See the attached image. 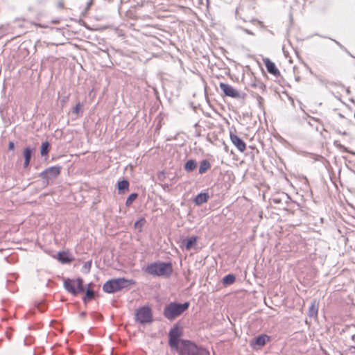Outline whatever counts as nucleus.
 <instances>
[{
  "instance_id": "obj_4",
  "label": "nucleus",
  "mask_w": 355,
  "mask_h": 355,
  "mask_svg": "<svg viewBox=\"0 0 355 355\" xmlns=\"http://www.w3.org/2000/svg\"><path fill=\"white\" fill-rule=\"evenodd\" d=\"M180 355H209V352L202 347H198L189 340H182L179 350Z\"/></svg>"
},
{
  "instance_id": "obj_7",
  "label": "nucleus",
  "mask_w": 355,
  "mask_h": 355,
  "mask_svg": "<svg viewBox=\"0 0 355 355\" xmlns=\"http://www.w3.org/2000/svg\"><path fill=\"white\" fill-rule=\"evenodd\" d=\"M182 330L177 325L174 326L169 332V345L171 347L178 349L179 338L181 336Z\"/></svg>"
},
{
  "instance_id": "obj_25",
  "label": "nucleus",
  "mask_w": 355,
  "mask_h": 355,
  "mask_svg": "<svg viewBox=\"0 0 355 355\" xmlns=\"http://www.w3.org/2000/svg\"><path fill=\"white\" fill-rule=\"evenodd\" d=\"M33 150L27 147L24 150V159L31 160L32 157Z\"/></svg>"
},
{
  "instance_id": "obj_33",
  "label": "nucleus",
  "mask_w": 355,
  "mask_h": 355,
  "mask_svg": "<svg viewBox=\"0 0 355 355\" xmlns=\"http://www.w3.org/2000/svg\"><path fill=\"white\" fill-rule=\"evenodd\" d=\"M87 29H94V28L89 27L87 26V24H83Z\"/></svg>"
},
{
  "instance_id": "obj_22",
  "label": "nucleus",
  "mask_w": 355,
  "mask_h": 355,
  "mask_svg": "<svg viewBox=\"0 0 355 355\" xmlns=\"http://www.w3.org/2000/svg\"><path fill=\"white\" fill-rule=\"evenodd\" d=\"M50 149V145L49 142H43L41 146V155L42 156L47 155Z\"/></svg>"
},
{
  "instance_id": "obj_17",
  "label": "nucleus",
  "mask_w": 355,
  "mask_h": 355,
  "mask_svg": "<svg viewBox=\"0 0 355 355\" xmlns=\"http://www.w3.org/2000/svg\"><path fill=\"white\" fill-rule=\"evenodd\" d=\"M197 167V162L194 159H189L184 164V168L187 172H191Z\"/></svg>"
},
{
  "instance_id": "obj_3",
  "label": "nucleus",
  "mask_w": 355,
  "mask_h": 355,
  "mask_svg": "<svg viewBox=\"0 0 355 355\" xmlns=\"http://www.w3.org/2000/svg\"><path fill=\"white\" fill-rule=\"evenodd\" d=\"M189 306V302H184L183 304L171 302L164 308V315L168 320H173L187 310Z\"/></svg>"
},
{
  "instance_id": "obj_18",
  "label": "nucleus",
  "mask_w": 355,
  "mask_h": 355,
  "mask_svg": "<svg viewBox=\"0 0 355 355\" xmlns=\"http://www.w3.org/2000/svg\"><path fill=\"white\" fill-rule=\"evenodd\" d=\"M119 193H124L129 188V182L127 180L119 181L117 184Z\"/></svg>"
},
{
  "instance_id": "obj_36",
  "label": "nucleus",
  "mask_w": 355,
  "mask_h": 355,
  "mask_svg": "<svg viewBox=\"0 0 355 355\" xmlns=\"http://www.w3.org/2000/svg\"><path fill=\"white\" fill-rule=\"evenodd\" d=\"M335 42L340 47H342V45L337 41H335Z\"/></svg>"
},
{
  "instance_id": "obj_11",
  "label": "nucleus",
  "mask_w": 355,
  "mask_h": 355,
  "mask_svg": "<svg viewBox=\"0 0 355 355\" xmlns=\"http://www.w3.org/2000/svg\"><path fill=\"white\" fill-rule=\"evenodd\" d=\"M263 62L268 73L275 76L279 74V71L276 67L275 63L269 58L264 59Z\"/></svg>"
},
{
  "instance_id": "obj_34",
  "label": "nucleus",
  "mask_w": 355,
  "mask_h": 355,
  "mask_svg": "<svg viewBox=\"0 0 355 355\" xmlns=\"http://www.w3.org/2000/svg\"><path fill=\"white\" fill-rule=\"evenodd\" d=\"M343 89L346 92V93L349 94L350 91L349 88H343Z\"/></svg>"
},
{
  "instance_id": "obj_23",
  "label": "nucleus",
  "mask_w": 355,
  "mask_h": 355,
  "mask_svg": "<svg viewBox=\"0 0 355 355\" xmlns=\"http://www.w3.org/2000/svg\"><path fill=\"white\" fill-rule=\"evenodd\" d=\"M94 297V292L91 289H87L85 293V295L83 298L85 302L89 301Z\"/></svg>"
},
{
  "instance_id": "obj_16",
  "label": "nucleus",
  "mask_w": 355,
  "mask_h": 355,
  "mask_svg": "<svg viewBox=\"0 0 355 355\" xmlns=\"http://www.w3.org/2000/svg\"><path fill=\"white\" fill-rule=\"evenodd\" d=\"M211 168V164L207 159H203L200 162L199 173L204 174Z\"/></svg>"
},
{
  "instance_id": "obj_38",
  "label": "nucleus",
  "mask_w": 355,
  "mask_h": 355,
  "mask_svg": "<svg viewBox=\"0 0 355 355\" xmlns=\"http://www.w3.org/2000/svg\"><path fill=\"white\" fill-rule=\"evenodd\" d=\"M78 22V23H80V22H84V21H82L81 19H79Z\"/></svg>"
},
{
  "instance_id": "obj_6",
  "label": "nucleus",
  "mask_w": 355,
  "mask_h": 355,
  "mask_svg": "<svg viewBox=\"0 0 355 355\" xmlns=\"http://www.w3.org/2000/svg\"><path fill=\"white\" fill-rule=\"evenodd\" d=\"M153 315L151 309L148 306L139 309L136 313V319L141 324L148 323L152 321Z\"/></svg>"
},
{
  "instance_id": "obj_9",
  "label": "nucleus",
  "mask_w": 355,
  "mask_h": 355,
  "mask_svg": "<svg viewBox=\"0 0 355 355\" xmlns=\"http://www.w3.org/2000/svg\"><path fill=\"white\" fill-rule=\"evenodd\" d=\"M219 86L220 89L223 92L225 96L234 98L240 97L239 92L235 88H234L232 85H228L227 83H220Z\"/></svg>"
},
{
  "instance_id": "obj_29",
  "label": "nucleus",
  "mask_w": 355,
  "mask_h": 355,
  "mask_svg": "<svg viewBox=\"0 0 355 355\" xmlns=\"http://www.w3.org/2000/svg\"><path fill=\"white\" fill-rule=\"evenodd\" d=\"M57 7L58 8H64V3L62 0H59L57 3Z\"/></svg>"
},
{
  "instance_id": "obj_31",
  "label": "nucleus",
  "mask_w": 355,
  "mask_h": 355,
  "mask_svg": "<svg viewBox=\"0 0 355 355\" xmlns=\"http://www.w3.org/2000/svg\"><path fill=\"white\" fill-rule=\"evenodd\" d=\"M31 160L24 159V166L27 168L30 164Z\"/></svg>"
},
{
  "instance_id": "obj_10",
  "label": "nucleus",
  "mask_w": 355,
  "mask_h": 355,
  "mask_svg": "<svg viewBox=\"0 0 355 355\" xmlns=\"http://www.w3.org/2000/svg\"><path fill=\"white\" fill-rule=\"evenodd\" d=\"M230 137L232 143L236 146L238 150H239L241 153H243L246 149L245 143L236 135L232 132H230Z\"/></svg>"
},
{
  "instance_id": "obj_1",
  "label": "nucleus",
  "mask_w": 355,
  "mask_h": 355,
  "mask_svg": "<svg viewBox=\"0 0 355 355\" xmlns=\"http://www.w3.org/2000/svg\"><path fill=\"white\" fill-rule=\"evenodd\" d=\"M145 271L151 275L168 277L173 272V266L171 263L158 261L148 265Z\"/></svg>"
},
{
  "instance_id": "obj_27",
  "label": "nucleus",
  "mask_w": 355,
  "mask_h": 355,
  "mask_svg": "<svg viewBox=\"0 0 355 355\" xmlns=\"http://www.w3.org/2000/svg\"><path fill=\"white\" fill-rule=\"evenodd\" d=\"M91 266H92V261H89L85 263L83 268L85 270H87V272H89L90 270Z\"/></svg>"
},
{
  "instance_id": "obj_21",
  "label": "nucleus",
  "mask_w": 355,
  "mask_h": 355,
  "mask_svg": "<svg viewBox=\"0 0 355 355\" xmlns=\"http://www.w3.org/2000/svg\"><path fill=\"white\" fill-rule=\"evenodd\" d=\"M235 282V277L233 275H227L223 279V283L225 285H230Z\"/></svg>"
},
{
  "instance_id": "obj_12",
  "label": "nucleus",
  "mask_w": 355,
  "mask_h": 355,
  "mask_svg": "<svg viewBox=\"0 0 355 355\" xmlns=\"http://www.w3.org/2000/svg\"><path fill=\"white\" fill-rule=\"evenodd\" d=\"M270 336L266 334H261L254 338V340L252 343V345L253 346H259L263 347L266 345V343L270 341Z\"/></svg>"
},
{
  "instance_id": "obj_30",
  "label": "nucleus",
  "mask_w": 355,
  "mask_h": 355,
  "mask_svg": "<svg viewBox=\"0 0 355 355\" xmlns=\"http://www.w3.org/2000/svg\"><path fill=\"white\" fill-rule=\"evenodd\" d=\"M8 149L10 150H13L15 149V144L12 141H10L8 144Z\"/></svg>"
},
{
  "instance_id": "obj_32",
  "label": "nucleus",
  "mask_w": 355,
  "mask_h": 355,
  "mask_svg": "<svg viewBox=\"0 0 355 355\" xmlns=\"http://www.w3.org/2000/svg\"><path fill=\"white\" fill-rule=\"evenodd\" d=\"M244 31H245L246 33L249 34V35H254V33H252L250 31H249V30H248V29H245V30H244Z\"/></svg>"
},
{
  "instance_id": "obj_24",
  "label": "nucleus",
  "mask_w": 355,
  "mask_h": 355,
  "mask_svg": "<svg viewBox=\"0 0 355 355\" xmlns=\"http://www.w3.org/2000/svg\"><path fill=\"white\" fill-rule=\"evenodd\" d=\"M137 193H134L130 194L126 200L125 205L127 207L130 206L132 205V203L137 199Z\"/></svg>"
},
{
  "instance_id": "obj_2",
  "label": "nucleus",
  "mask_w": 355,
  "mask_h": 355,
  "mask_svg": "<svg viewBox=\"0 0 355 355\" xmlns=\"http://www.w3.org/2000/svg\"><path fill=\"white\" fill-rule=\"evenodd\" d=\"M133 284H135V282L132 279L125 278L112 279L104 284L103 289L105 293H114Z\"/></svg>"
},
{
  "instance_id": "obj_37",
  "label": "nucleus",
  "mask_w": 355,
  "mask_h": 355,
  "mask_svg": "<svg viewBox=\"0 0 355 355\" xmlns=\"http://www.w3.org/2000/svg\"><path fill=\"white\" fill-rule=\"evenodd\" d=\"M51 22L55 23V22H59V21L58 20H51Z\"/></svg>"
},
{
  "instance_id": "obj_28",
  "label": "nucleus",
  "mask_w": 355,
  "mask_h": 355,
  "mask_svg": "<svg viewBox=\"0 0 355 355\" xmlns=\"http://www.w3.org/2000/svg\"><path fill=\"white\" fill-rule=\"evenodd\" d=\"M92 3H93V0H89L87 3V6L85 8V11L82 12L83 15H84L85 14L86 11L90 8V6H92Z\"/></svg>"
},
{
  "instance_id": "obj_5",
  "label": "nucleus",
  "mask_w": 355,
  "mask_h": 355,
  "mask_svg": "<svg viewBox=\"0 0 355 355\" xmlns=\"http://www.w3.org/2000/svg\"><path fill=\"white\" fill-rule=\"evenodd\" d=\"M64 288L73 295H77L78 293L83 292V281L81 278L76 279L67 278L64 281Z\"/></svg>"
},
{
  "instance_id": "obj_8",
  "label": "nucleus",
  "mask_w": 355,
  "mask_h": 355,
  "mask_svg": "<svg viewBox=\"0 0 355 355\" xmlns=\"http://www.w3.org/2000/svg\"><path fill=\"white\" fill-rule=\"evenodd\" d=\"M61 171V167L59 166H51L46 168L40 174V177L42 179L49 180L57 178Z\"/></svg>"
},
{
  "instance_id": "obj_19",
  "label": "nucleus",
  "mask_w": 355,
  "mask_h": 355,
  "mask_svg": "<svg viewBox=\"0 0 355 355\" xmlns=\"http://www.w3.org/2000/svg\"><path fill=\"white\" fill-rule=\"evenodd\" d=\"M197 242V237L196 236H191L189 239L185 241V248L187 250H189L192 248V247Z\"/></svg>"
},
{
  "instance_id": "obj_13",
  "label": "nucleus",
  "mask_w": 355,
  "mask_h": 355,
  "mask_svg": "<svg viewBox=\"0 0 355 355\" xmlns=\"http://www.w3.org/2000/svg\"><path fill=\"white\" fill-rule=\"evenodd\" d=\"M58 260L62 263H69L72 261L73 259L71 257L68 252H59L57 255Z\"/></svg>"
},
{
  "instance_id": "obj_14",
  "label": "nucleus",
  "mask_w": 355,
  "mask_h": 355,
  "mask_svg": "<svg viewBox=\"0 0 355 355\" xmlns=\"http://www.w3.org/2000/svg\"><path fill=\"white\" fill-rule=\"evenodd\" d=\"M209 199V196L208 193H200L193 199V202L196 205H201L202 204L207 202Z\"/></svg>"
},
{
  "instance_id": "obj_20",
  "label": "nucleus",
  "mask_w": 355,
  "mask_h": 355,
  "mask_svg": "<svg viewBox=\"0 0 355 355\" xmlns=\"http://www.w3.org/2000/svg\"><path fill=\"white\" fill-rule=\"evenodd\" d=\"M83 105L81 103H78L76 106L72 109V113L75 114L77 117L80 116V114L83 112Z\"/></svg>"
},
{
  "instance_id": "obj_15",
  "label": "nucleus",
  "mask_w": 355,
  "mask_h": 355,
  "mask_svg": "<svg viewBox=\"0 0 355 355\" xmlns=\"http://www.w3.org/2000/svg\"><path fill=\"white\" fill-rule=\"evenodd\" d=\"M318 307H319V304H318V302L315 300H314L310 307H309V316L310 318H317L318 316Z\"/></svg>"
},
{
  "instance_id": "obj_26",
  "label": "nucleus",
  "mask_w": 355,
  "mask_h": 355,
  "mask_svg": "<svg viewBox=\"0 0 355 355\" xmlns=\"http://www.w3.org/2000/svg\"><path fill=\"white\" fill-rule=\"evenodd\" d=\"M120 12H125L126 15L129 17H132V12L128 9L127 4H123L119 9Z\"/></svg>"
},
{
  "instance_id": "obj_35",
  "label": "nucleus",
  "mask_w": 355,
  "mask_h": 355,
  "mask_svg": "<svg viewBox=\"0 0 355 355\" xmlns=\"http://www.w3.org/2000/svg\"><path fill=\"white\" fill-rule=\"evenodd\" d=\"M250 22H258V23H260L261 21H259V20H252Z\"/></svg>"
}]
</instances>
